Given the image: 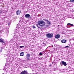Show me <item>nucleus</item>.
I'll return each mask as SVG.
<instances>
[{
  "label": "nucleus",
  "mask_w": 74,
  "mask_h": 74,
  "mask_svg": "<svg viewBox=\"0 0 74 74\" xmlns=\"http://www.w3.org/2000/svg\"><path fill=\"white\" fill-rule=\"evenodd\" d=\"M38 25L39 26H45V22L43 21H38Z\"/></svg>",
  "instance_id": "nucleus-1"
},
{
  "label": "nucleus",
  "mask_w": 74,
  "mask_h": 74,
  "mask_svg": "<svg viewBox=\"0 0 74 74\" xmlns=\"http://www.w3.org/2000/svg\"><path fill=\"white\" fill-rule=\"evenodd\" d=\"M60 64L61 66H62L63 65H64V66H66L67 65L66 62L64 61H62L60 62Z\"/></svg>",
  "instance_id": "nucleus-2"
},
{
  "label": "nucleus",
  "mask_w": 74,
  "mask_h": 74,
  "mask_svg": "<svg viewBox=\"0 0 74 74\" xmlns=\"http://www.w3.org/2000/svg\"><path fill=\"white\" fill-rule=\"evenodd\" d=\"M46 36L47 38H52L53 37V35L51 34H46Z\"/></svg>",
  "instance_id": "nucleus-3"
},
{
  "label": "nucleus",
  "mask_w": 74,
  "mask_h": 74,
  "mask_svg": "<svg viewBox=\"0 0 74 74\" xmlns=\"http://www.w3.org/2000/svg\"><path fill=\"white\" fill-rule=\"evenodd\" d=\"M30 55L29 54L27 53L26 55V59L27 60H29L30 59Z\"/></svg>",
  "instance_id": "nucleus-4"
},
{
  "label": "nucleus",
  "mask_w": 74,
  "mask_h": 74,
  "mask_svg": "<svg viewBox=\"0 0 74 74\" xmlns=\"http://www.w3.org/2000/svg\"><path fill=\"white\" fill-rule=\"evenodd\" d=\"M51 25V22H48L47 23V25L46 26V27H48L50 26Z\"/></svg>",
  "instance_id": "nucleus-5"
},
{
  "label": "nucleus",
  "mask_w": 74,
  "mask_h": 74,
  "mask_svg": "<svg viewBox=\"0 0 74 74\" xmlns=\"http://www.w3.org/2000/svg\"><path fill=\"white\" fill-rule=\"evenodd\" d=\"M21 10H18L16 12V14L18 15H20V14H21Z\"/></svg>",
  "instance_id": "nucleus-6"
},
{
  "label": "nucleus",
  "mask_w": 74,
  "mask_h": 74,
  "mask_svg": "<svg viewBox=\"0 0 74 74\" xmlns=\"http://www.w3.org/2000/svg\"><path fill=\"white\" fill-rule=\"evenodd\" d=\"M25 16L26 18H29L30 17V15L29 14H27L25 15Z\"/></svg>",
  "instance_id": "nucleus-7"
},
{
  "label": "nucleus",
  "mask_w": 74,
  "mask_h": 74,
  "mask_svg": "<svg viewBox=\"0 0 74 74\" xmlns=\"http://www.w3.org/2000/svg\"><path fill=\"white\" fill-rule=\"evenodd\" d=\"M19 28L20 27H16V29H15V32H16V33H18L19 32Z\"/></svg>",
  "instance_id": "nucleus-8"
},
{
  "label": "nucleus",
  "mask_w": 74,
  "mask_h": 74,
  "mask_svg": "<svg viewBox=\"0 0 74 74\" xmlns=\"http://www.w3.org/2000/svg\"><path fill=\"white\" fill-rule=\"evenodd\" d=\"M0 42H1L2 43H5L4 40L2 38H0Z\"/></svg>",
  "instance_id": "nucleus-9"
},
{
  "label": "nucleus",
  "mask_w": 74,
  "mask_h": 74,
  "mask_svg": "<svg viewBox=\"0 0 74 74\" xmlns=\"http://www.w3.org/2000/svg\"><path fill=\"white\" fill-rule=\"evenodd\" d=\"M60 35H56L55 36V38H60Z\"/></svg>",
  "instance_id": "nucleus-10"
},
{
  "label": "nucleus",
  "mask_w": 74,
  "mask_h": 74,
  "mask_svg": "<svg viewBox=\"0 0 74 74\" xmlns=\"http://www.w3.org/2000/svg\"><path fill=\"white\" fill-rule=\"evenodd\" d=\"M24 53L23 52H21L20 53V56H24Z\"/></svg>",
  "instance_id": "nucleus-11"
},
{
  "label": "nucleus",
  "mask_w": 74,
  "mask_h": 74,
  "mask_svg": "<svg viewBox=\"0 0 74 74\" xmlns=\"http://www.w3.org/2000/svg\"><path fill=\"white\" fill-rule=\"evenodd\" d=\"M61 42L62 43H65V42H66V40L64 39H63L61 40Z\"/></svg>",
  "instance_id": "nucleus-12"
},
{
  "label": "nucleus",
  "mask_w": 74,
  "mask_h": 74,
  "mask_svg": "<svg viewBox=\"0 0 74 74\" xmlns=\"http://www.w3.org/2000/svg\"><path fill=\"white\" fill-rule=\"evenodd\" d=\"M67 25H69V26H74V25L73 24H72L71 23H69L67 24Z\"/></svg>",
  "instance_id": "nucleus-13"
},
{
  "label": "nucleus",
  "mask_w": 74,
  "mask_h": 74,
  "mask_svg": "<svg viewBox=\"0 0 74 74\" xmlns=\"http://www.w3.org/2000/svg\"><path fill=\"white\" fill-rule=\"evenodd\" d=\"M43 20H44V21H45V22H49V21H48V20H47L46 19H43Z\"/></svg>",
  "instance_id": "nucleus-14"
},
{
  "label": "nucleus",
  "mask_w": 74,
  "mask_h": 74,
  "mask_svg": "<svg viewBox=\"0 0 74 74\" xmlns=\"http://www.w3.org/2000/svg\"><path fill=\"white\" fill-rule=\"evenodd\" d=\"M3 49V47H1V50H0V52H1Z\"/></svg>",
  "instance_id": "nucleus-15"
},
{
  "label": "nucleus",
  "mask_w": 74,
  "mask_h": 74,
  "mask_svg": "<svg viewBox=\"0 0 74 74\" xmlns=\"http://www.w3.org/2000/svg\"><path fill=\"white\" fill-rule=\"evenodd\" d=\"M39 55H40V56H41L42 55V53H41V52H40V53H39Z\"/></svg>",
  "instance_id": "nucleus-16"
},
{
  "label": "nucleus",
  "mask_w": 74,
  "mask_h": 74,
  "mask_svg": "<svg viewBox=\"0 0 74 74\" xmlns=\"http://www.w3.org/2000/svg\"><path fill=\"white\" fill-rule=\"evenodd\" d=\"M19 47V48H25V47L23 46H20Z\"/></svg>",
  "instance_id": "nucleus-17"
},
{
  "label": "nucleus",
  "mask_w": 74,
  "mask_h": 74,
  "mask_svg": "<svg viewBox=\"0 0 74 74\" xmlns=\"http://www.w3.org/2000/svg\"><path fill=\"white\" fill-rule=\"evenodd\" d=\"M70 1L71 3H73L74 2V0H70Z\"/></svg>",
  "instance_id": "nucleus-18"
},
{
  "label": "nucleus",
  "mask_w": 74,
  "mask_h": 74,
  "mask_svg": "<svg viewBox=\"0 0 74 74\" xmlns=\"http://www.w3.org/2000/svg\"><path fill=\"white\" fill-rule=\"evenodd\" d=\"M36 25L37 27H38V28H40V27H38V24H36Z\"/></svg>",
  "instance_id": "nucleus-19"
},
{
  "label": "nucleus",
  "mask_w": 74,
  "mask_h": 74,
  "mask_svg": "<svg viewBox=\"0 0 74 74\" xmlns=\"http://www.w3.org/2000/svg\"><path fill=\"white\" fill-rule=\"evenodd\" d=\"M69 47V46H66L65 47H64V48H68V47Z\"/></svg>",
  "instance_id": "nucleus-20"
},
{
  "label": "nucleus",
  "mask_w": 74,
  "mask_h": 74,
  "mask_svg": "<svg viewBox=\"0 0 74 74\" xmlns=\"http://www.w3.org/2000/svg\"><path fill=\"white\" fill-rule=\"evenodd\" d=\"M32 27H33L34 29L36 28L35 26L34 25L32 26Z\"/></svg>",
  "instance_id": "nucleus-21"
},
{
  "label": "nucleus",
  "mask_w": 74,
  "mask_h": 74,
  "mask_svg": "<svg viewBox=\"0 0 74 74\" xmlns=\"http://www.w3.org/2000/svg\"><path fill=\"white\" fill-rule=\"evenodd\" d=\"M13 41V39H11L10 40L11 41Z\"/></svg>",
  "instance_id": "nucleus-22"
},
{
  "label": "nucleus",
  "mask_w": 74,
  "mask_h": 74,
  "mask_svg": "<svg viewBox=\"0 0 74 74\" xmlns=\"http://www.w3.org/2000/svg\"><path fill=\"white\" fill-rule=\"evenodd\" d=\"M51 66V64H50V65H49V66Z\"/></svg>",
  "instance_id": "nucleus-23"
},
{
  "label": "nucleus",
  "mask_w": 74,
  "mask_h": 74,
  "mask_svg": "<svg viewBox=\"0 0 74 74\" xmlns=\"http://www.w3.org/2000/svg\"><path fill=\"white\" fill-rule=\"evenodd\" d=\"M2 74H4V73H3Z\"/></svg>",
  "instance_id": "nucleus-24"
},
{
  "label": "nucleus",
  "mask_w": 74,
  "mask_h": 74,
  "mask_svg": "<svg viewBox=\"0 0 74 74\" xmlns=\"http://www.w3.org/2000/svg\"><path fill=\"white\" fill-rule=\"evenodd\" d=\"M15 36H14V37H15Z\"/></svg>",
  "instance_id": "nucleus-25"
},
{
  "label": "nucleus",
  "mask_w": 74,
  "mask_h": 74,
  "mask_svg": "<svg viewBox=\"0 0 74 74\" xmlns=\"http://www.w3.org/2000/svg\"><path fill=\"white\" fill-rule=\"evenodd\" d=\"M68 27V28H69V27Z\"/></svg>",
  "instance_id": "nucleus-26"
}]
</instances>
